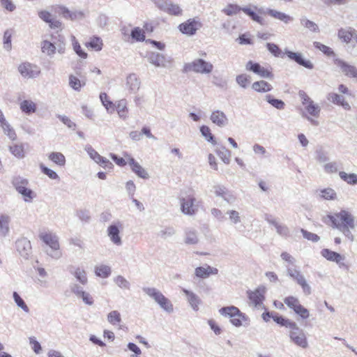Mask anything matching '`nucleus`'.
I'll return each mask as SVG.
<instances>
[{"label": "nucleus", "mask_w": 357, "mask_h": 357, "mask_svg": "<svg viewBox=\"0 0 357 357\" xmlns=\"http://www.w3.org/2000/svg\"><path fill=\"white\" fill-rule=\"evenodd\" d=\"M210 120L213 123L220 128H224L228 125L229 120L226 114L221 110H214L211 112Z\"/></svg>", "instance_id": "obj_20"}, {"label": "nucleus", "mask_w": 357, "mask_h": 357, "mask_svg": "<svg viewBox=\"0 0 357 357\" xmlns=\"http://www.w3.org/2000/svg\"><path fill=\"white\" fill-rule=\"evenodd\" d=\"M11 183L25 202L30 203L36 197V194L30 188V183L27 178L17 176L13 178Z\"/></svg>", "instance_id": "obj_3"}, {"label": "nucleus", "mask_w": 357, "mask_h": 357, "mask_svg": "<svg viewBox=\"0 0 357 357\" xmlns=\"http://www.w3.org/2000/svg\"><path fill=\"white\" fill-rule=\"evenodd\" d=\"M72 45L73 47V50L75 53L81 58L86 59L87 57V54L82 50L79 42L77 40L75 36L71 37Z\"/></svg>", "instance_id": "obj_56"}, {"label": "nucleus", "mask_w": 357, "mask_h": 357, "mask_svg": "<svg viewBox=\"0 0 357 357\" xmlns=\"http://www.w3.org/2000/svg\"><path fill=\"white\" fill-rule=\"evenodd\" d=\"M264 13V14H268L273 18L279 20L285 24H289L294 20L293 17L276 10L268 8Z\"/></svg>", "instance_id": "obj_26"}, {"label": "nucleus", "mask_w": 357, "mask_h": 357, "mask_svg": "<svg viewBox=\"0 0 357 357\" xmlns=\"http://www.w3.org/2000/svg\"><path fill=\"white\" fill-rule=\"evenodd\" d=\"M265 100L267 101L271 106L278 109H283L285 107L284 101L280 99L275 98L272 95L267 94L264 98Z\"/></svg>", "instance_id": "obj_39"}, {"label": "nucleus", "mask_w": 357, "mask_h": 357, "mask_svg": "<svg viewBox=\"0 0 357 357\" xmlns=\"http://www.w3.org/2000/svg\"><path fill=\"white\" fill-rule=\"evenodd\" d=\"M221 315L230 318V322L236 327L242 326L243 321H247L248 317L235 306L223 307L219 310Z\"/></svg>", "instance_id": "obj_7"}, {"label": "nucleus", "mask_w": 357, "mask_h": 357, "mask_svg": "<svg viewBox=\"0 0 357 357\" xmlns=\"http://www.w3.org/2000/svg\"><path fill=\"white\" fill-rule=\"evenodd\" d=\"M86 46L95 51H100L102 48V40L100 37L93 36L86 43Z\"/></svg>", "instance_id": "obj_37"}, {"label": "nucleus", "mask_w": 357, "mask_h": 357, "mask_svg": "<svg viewBox=\"0 0 357 357\" xmlns=\"http://www.w3.org/2000/svg\"><path fill=\"white\" fill-rule=\"evenodd\" d=\"M287 273L290 278L294 280L297 284L301 287L305 295H310L311 294V287L300 271L296 268H287Z\"/></svg>", "instance_id": "obj_9"}, {"label": "nucleus", "mask_w": 357, "mask_h": 357, "mask_svg": "<svg viewBox=\"0 0 357 357\" xmlns=\"http://www.w3.org/2000/svg\"><path fill=\"white\" fill-rule=\"evenodd\" d=\"M298 96L303 106L301 116L309 121L311 125L318 126L319 122L317 121V119L321 113L320 105L312 100L303 91H300Z\"/></svg>", "instance_id": "obj_2"}, {"label": "nucleus", "mask_w": 357, "mask_h": 357, "mask_svg": "<svg viewBox=\"0 0 357 357\" xmlns=\"http://www.w3.org/2000/svg\"><path fill=\"white\" fill-rule=\"evenodd\" d=\"M300 21L301 25L307 29L309 31L315 33L319 32V26L315 22L307 20L305 17H301Z\"/></svg>", "instance_id": "obj_48"}, {"label": "nucleus", "mask_w": 357, "mask_h": 357, "mask_svg": "<svg viewBox=\"0 0 357 357\" xmlns=\"http://www.w3.org/2000/svg\"><path fill=\"white\" fill-rule=\"evenodd\" d=\"M69 273L73 275L77 282L82 285L88 283V278L86 271L80 267L70 266L68 268Z\"/></svg>", "instance_id": "obj_23"}, {"label": "nucleus", "mask_w": 357, "mask_h": 357, "mask_svg": "<svg viewBox=\"0 0 357 357\" xmlns=\"http://www.w3.org/2000/svg\"><path fill=\"white\" fill-rule=\"evenodd\" d=\"M148 61L157 67L166 68L169 61L165 56L158 52H151L148 56Z\"/></svg>", "instance_id": "obj_24"}, {"label": "nucleus", "mask_w": 357, "mask_h": 357, "mask_svg": "<svg viewBox=\"0 0 357 357\" xmlns=\"http://www.w3.org/2000/svg\"><path fill=\"white\" fill-rule=\"evenodd\" d=\"M340 177L347 183L351 185L357 184V175L356 174H347L344 172L339 173Z\"/></svg>", "instance_id": "obj_55"}, {"label": "nucleus", "mask_w": 357, "mask_h": 357, "mask_svg": "<svg viewBox=\"0 0 357 357\" xmlns=\"http://www.w3.org/2000/svg\"><path fill=\"white\" fill-rule=\"evenodd\" d=\"M130 36L136 41H144L145 39L144 32L139 27L134 28L131 31Z\"/></svg>", "instance_id": "obj_59"}, {"label": "nucleus", "mask_w": 357, "mask_h": 357, "mask_svg": "<svg viewBox=\"0 0 357 357\" xmlns=\"http://www.w3.org/2000/svg\"><path fill=\"white\" fill-rule=\"evenodd\" d=\"M252 89L259 93H266L271 91L273 86L268 82L261 80L255 82L252 84Z\"/></svg>", "instance_id": "obj_33"}, {"label": "nucleus", "mask_w": 357, "mask_h": 357, "mask_svg": "<svg viewBox=\"0 0 357 357\" xmlns=\"http://www.w3.org/2000/svg\"><path fill=\"white\" fill-rule=\"evenodd\" d=\"M18 72L25 79H33L40 74L39 68L29 62H23L17 67Z\"/></svg>", "instance_id": "obj_11"}, {"label": "nucleus", "mask_w": 357, "mask_h": 357, "mask_svg": "<svg viewBox=\"0 0 357 357\" xmlns=\"http://www.w3.org/2000/svg\"><path fill=\"white\" fill-rule=\"evenodd\" d=\"M97 164H99L101 167L109 170L113 167V164L107 158H93Z\"/></svg>", "instance_id": "obj_64"}, {"label": "nucleus", "mask_w": 357, "mask_h": 357, "mask_svg": "<svg viewBox=\"0 0 357 357\" xmlns=\"http://www.w3.org/2000/svg\"><path fill=\"white\" fill-rule=\"evenodd\" d=\"M284 303L291 310L297 308L301 303L299 300L294 296H287L284 299Z\"/></svg>", "instance_id": "obj_62"}, {"label": "nucleus", "mask_w": 357, "mask_h": 357, "mask_svg": "<svg viewBox=\"0 0 357 357\" xmlns=\"http://www.w3.org/2000/svg\"><path fill=\"white\" fill-rule=\"evenodd\" d=\"M196 201V198L192 195H188L185 197L181 198L180 204L181 212L190 216L194 215L198 211Z\"/></svg>", "instance_id": "obj_10"}, {"label": "nucleus", "mask_w": 357, "mask_h": 357, "mask_svg": "<svg viewBox=\"0 0 357 357\" xmlns=\"http://www.w3.org/2000/svg\"><path fill=\"white\" fill-rule=\"evenodd\" d=\"M182 291L187 296V300L190 307L195 311H197L199 310V305L202 303V301L199 297L194 292L186 289H183Z\"/></svg>", "instance_id": "obj_28"}, {"label": "nucleus", "mask_w": 357, "mask_h": 357, "mask_svg": "<svg viewBox=\"0 0 357 357\" xmlns=\"http://www.w3.org/2000/svg\"><path fill=\"white\" fill-rule=\"evenodd\" d=\"M165 12L172 15H180L182 14V9L178 4L174 3L170 1Z\"/></svg>", "instance_id": "obj_54"}, {"label": "nucleus", "mask_w": 357, "mask_h": 357, "mask_svg": "<svg viewBox=\"0 0 357 357\" xmlns=\"http://www.w3.org/2000/svg\"><path fill=\"white\" fill-rule=\"evenodd\" d=\"M115 284L122 289L129 290L130 289V282L122 275H117L114 279Z\"/></svg>", "instance_id": "obj_53"}, {"label": "nucleus", "mask_w": 357, "mask_h": 357, "mask_svg": "<svg viewBox=\"0 0 357 357\" xmlns=\"http://www.w3.org/2000/svg\"><path fill=\"white\" fill-rule=\"evenodd\" d=\"M323 220L327 225L331 224L333 228L340 230L351 241H354V237L351 229L355 227L354 218L349 212L342 210L334 215H327Z\"/></svg>", "instance_id": "obj_1"}, {"label": "nucleus", "mask_w": 357, "mask_h": 357, "mask_svg": "<svg viewBox=\"0 0 357 357\" xmlns=\"http://www.w3.org/2000/svg\"><path fill=\"white\" fill-rule=\"evenodd\" d=\"M222 11L228 16H232L242 11V7L237 4L229 3Z\"/></svg>", "instance_id": "obj_47"}, {"label": "nucleus", "mask_w": 357, "mask_h": 357, "mask_svg": "<svg viewBox=\"0 0 357 357\" xmlns=\"http://www.w3.org/2000/svg\"><path fill=\"white\" fill-rule=\"evenodd\" d=\"M107 321L113 326H119L121 322V314L117 310H112L107 317Z\"/></svg>", "instance_id": "obj_45"}, {"label": "nucleus", "mask_w": 357, "mask_h": 357, "mask_svg": "<svg viewBox=\"0 0 357 357\" xmlns=\"http://www.w3.org/2000/svg\"><path fill=\"white\" fill-rule=\"evenodd\" d=\"M0 126L2 128L3 133L6 135L10 139L14 141L17 139V135L15 130L7 121L1 123Z\"/></svg>", "instance_id": "obj_41"}, {"label": "nucleus", "mask_w": 357, "mask_h": 357, "mask_svg": "<svg viewBox=\"0 0 357 357\" xmlns=\"http://www.w3.org/2000/svg\"><path fill=\"white\" fill-rule=\"evenodd\" d=\"M85 83L73 75L69 76V86L75 91H79Z\"/></svg>", "instance_id": "obj_52"}, {"label": "nucleus", "mask_w": 357, "mask_h": 357, "mask_svg": "<svg viewBox=\"0 0 357 357\" xmlns=\"http://www.w3.org/2000/svg\"><path fill=\"white\" fill-rule=\"evenodd\" d=\"M121 227L122 225L118 222L117 223H114L109 225L107 229V236H109V240L117 246H121L122 245V239L120 236V227Z\"/></svg>", "instance_id": "obj_15"}, {"label": "nucleus", "mask_w": 357, "mask_h": 357, "mask_svg": "<svg viewBox=\"0 0 357 357\" xmlns=\"http://www.w3.org/2000/svg\"><path fill=\"white\" fill-rule=\"evenodd\" d=\"M112 273L111 268L107 265H100L98 266H96L95 268V273L98 277L102 278H108Z\"/></svg>", "instance_id": "obj_43"}, {"label": "nucleus", "mask_w": 357, "mask_h": 357, "mask_svg": "<svg viewBox=\"0 0 357 357\" xmlns=\"http://www.w3.org/2000/svg\"><path fill=\"white\" fill-rule=\"evenodd\" d=\"M273 319L278 324L281 326H284L289 328L295 321H291L289 319L284 318V317L279 315L278 313H275V316L273 317Z\"/></svg>", "instance_id": "obj_49"}, {"label": "nucleus", "mask_w": 357, "mask_h": 357, "mask_svg": "<svg viewBox=\"0 0 357 357\" xmlns=\"http://www.w3.org/2000/svg\"><path fill=\"white\" fill-rule=\"evenodd\" d=\"M256 10L261 14H264V12H265L262 8H258V7L255 5H250L248 6L242 7V11L245 14L249 16L253 21L262 25L264 24V20L256 13Z\"/></svg>", "instance_id": "obj_17"}, {"label": "nucleus", "mask_w": 357, "mask_h": 357, "mask_svg": "<svg viewBox=\"0 0 357 357\" xmlns=\"http://www.w3.org/2000/svg\"><path fill=\"white\" fill-rule=\"evenodd\" d=\"M12 31L7 29L5 31L3 37V47L5 50L10 52L12 50Z\"/></svg>", "instance_id": "obj_50"}, {"label": "nucleus", "mask_w": 357, "mask_h": 357, "mask_svg": "<svg viewBox=\"0 0 357 357\" xmlns=\"http://www.w3.org/2000/svg\"><path fill=\"white\" fill-rule=\"evenodd\" d=\"M100 99L108 113L112 114L114 112L116 105L108 99V96L106 93H101L100 94Z\"/></svg>", "instance_id": "obj_42"}, {"label": "nucleus", "mask_w": 357, "mask_h": 357, "mask_svg": "<svg viewBox=\"0 0 357 357\" xmlns=\"http://www.w3.org/2000/svg\"><path fill=\"white\" fill-rule=\"evenodd\" d=\"M41 50L44 54L52 57L56 53V47L53 43L45 40L41 43Z\"/></svg>", "instance_id": "obj_35"}, {"label": "nucleus", "mask_w": 357, "mask_h": 357, "mask_svg": "<svg viewBox=\"0 0 357 357\" xmlns=\"http://www.w3.org/2000/svg\"><path fill=\"white\" fill-rule=\"evenodd\" d=\"M15 248L20 255L25 259H27L31 254V242L27 238H18L15 242Z\"/></svg>", "instance_id": "obj_14"}, {"label": "nucleus", "mask_w": 357, "mask_h": 357, "mask_svg": "<svg viewBox=\"0 0 357 357\" xmlns=\"http://www.w3.org/2000/svg\"><path fill=\"white\" fill-rule=\"evenodd\" d=\"M13 297L15 303L19 307H20L24 312L26 313L29 312V308L17 292L14 291L13 294Z\"/></svg>", "instance_id": "obj_57"}, {"label": "nucleus", "mask_w": 357, "mask_h": 357, "mask_svg": "<svg viewBox=\"0 0 357 357\" xmlns=\"http://www.w3.org/2000/svg\"><path fill=\"white\" fill-rule=\"evenodd\" d=\"M185 243L189 245H195L198 243L197 231L194 229H186L185 231Z\"/></svg>", "instance_id": "obj_44"}, {"label": "nucleus", "mask_w": 357, "mask_h": 357, "mask_svg": "<svg viewBox=\"0 0 357 357\" xmlns=\"http://www.w3.org/2000/svg\"><path fill=\"white\" fill-rule=\"evenodd\" d=\"M129 164L131 167L132 170L140 178H148L149 174L146 171L134 160V158H129Z\"/></svg>", "instance_id": "obj_31"}, {"label": "nucleus", "mask_w": 357, "mask_h": 357, "mask_svg": "<svg viewBox=\"0 0 357 357\" xmlns=\"http://www.w3.org/2000/svg\"><path fill=\"white\" fill-rule=\"evenodd\" d=\"M77 217L84 222H89L91 220L90 212L86 209H79L76 211Z\"/></svg>", "instance_id": "obj_63"}, {"label": "nucleus", "mask_w": 357, "mask_h": 357, "mask_svg": "<svg viewBox=\"0 0 357 357\" xmlns=\"http://www.w3.org/2000/svg\"><path fill=\"white\" fill-rule=\"evenodd\" d=\"M11 218L8 214L0 215V236L6 237L10 233V223Z\"/></svg>", "instance_id": "obj_25"}, {"label": "nucleus", "mask_w": 357, "mask_h": 357, "mask_svg": "<svg viewBox=\"0 0 357 357\" xmlns=\"http://www.w3.org/2000/svg\"><path fill=\"white\" fill-rule=\"evenodd\" d=\"M40 240H42L49 249L46 250L47 254L54 259H59L62 257V252L60 250L59 238L52 233L41 232L39 234Z\"/></svg>", "instance_id": "obj_4"}, {"label": "nucleus", "mask_w": 357, "mask_h": 357, "mask_svg": "<svg viewBox=\"0 0 357 357\" xmlns=\"http://www.w3.org/2000/svg\"><path fill=\"white\" fill-rule=\"evenodd\" d=\"M27 144H15L10 146V151L14 156H24L25 148H28Z\"/></svg>", "instance_id": "obj_40"}, {"label": "nucleus", "mask_w": 357, "mask_h": 357, "mask_svg": "<svg viewBox=\"0 0 357 357\" xmlns=\"http://www.w3.org/2000/svg\"><path fill=\"white\" fill-rule=\"evenodd\" d=\"M176 234V229L172 227H165L162 228L158 234V235L162 238L166 239L167 238L172 237Z\"/></svg>", "instance_id": "obj_58"}, {"label": "nucleus", "mask_w": 357, "mask_h": 357, "mask_svg": "<svg viewBox=\"0 0 357 357\" xmlns=\"http://www.w3.org/2000/svg\"><path fill=\"white\" fill-rule=\"evenodd\" d=\"M202 24L197 18H191L181 24L178 26L180 31L188 36H193Z\"/></svg>", "instance_id": "obj_12"}, {"label": "nucleus", "mask_w": 357, "mask_h": 357, "mask_svg": "<svg viewBox=\"0 0 357 357\" xmlns=\"http://www.w3.org/2000/svg\"><path fill=\"white\" fill-rule=\"evenodd\" d=\"M248 298L255 307L260 306L264 299V291L260 289L248 291Z\"/></svg>", "instance_id": "obj_30"}, {"label": "nucleus", "mask_w": 357, "mask_h": 357, "mask_svg": "<svg viewBox=\"0 0 357 357\" xmlns=\"http://www.w3.org/2000/svg\"><path fill=\"white\" fill-rule=\"evenodd\" d=\"M226 214L229 215V220L231 224L236 225L241 221L240 213L236 210H228Z\"/></svg>", "instance_id": "obj_60"}, {"label": "nucleus", "mask_w": 357, "mask_h": 357, "mask_svg": "<svg viewBox=\"0 0 357 357\" xmlns=\"http://www.w3.org/2000/svg\"><path fill=\"white\" fill-rule=\"evenodd\" d=\"M20 109L22 112L30 114L36 111V105L31 100H24L20 103Z\"/></svg>", "instance_id": "obj_34"}, {"label": "nucleus", "mask_w": 357, "mask_h": 357, "mask_svg": "<svg viewBox=\"0 0 357 357\" xmlns=\"http://www.w3.org/2000/svg\"><path fill=\"white\" fill-rule=\"evenodd\" d=\"M327 99L333 104L342 106L345 110L351 109L350 105L344 100V96L335 93H329L327 95Z\"/></svg>", "instance_id": "obj_29"}, {"label": "nucleus", "mask_w": 357, "mask_h": 357, "mask_svg": "<svg viewBox=\"0 0 357 357\" xmlns=\"http://www.w3.org/2000/svg\"><path fill=\"white\" fill-rule=\"evenodd\" d=\"M115 109L121 119L123 120L127 119L128 109L127 107V100L126 99L119 100L115 105Z\"/></svg>", "instance_id": "obj_32"}, {"label": "nucleus", "mask_w": 357, "mask_h": 357, "mask_svg": "<svg viewBox=\"0 0 357 357\" xmlns=\"http://www.w3.org/2000/svg\"><path fill=\"white\" fill-rule=\"evenodd\" d=\"M200 132L202 133V135L205 138V139L211 143L212 144H215L216 141L215 139V137L213 135L211 132V129L207 126H202L200 127Z\"/></svg>", "instance_id": "obj_46"}, {"label": "nucleus", "mask_w": 357, "mask_h": 357, "mask_svg": "<svg viewBox=\"0 0 357 357\" xmlns=\"http://www.w3.org/2000/svg\"><path fill=\"white\" fill-rule=\"evenodd\" d=\"M313 44H314V47L319 50L321 52H322L324 54H326L327 56H333L335 54L333 50L331 47H329L319 42H314Z\"/></svg>", "instance_id": "obj_61"}, {"label": "nucleus", "mask_w": 357, "mask_h": 357, "mask_svg": "<svg viewBox=\"0 0 357 357\" xmlns=\"http://www.w3.org/2000/svg\"><path fill=\"white\" fill-rule=\"evenodd\" d=\"M334 63L339 67L341 71L349 77L357 78V68L340 59H334Z\"/></svg>", "instance_id": "obj_18"}, {"label": "nucleus", "mask_w": 357, "mask_h": 357, "mask_svg": "<svg viewBox=\"0 0 357 357\" xmlns=\"http://www.w3.org/2000/svg\"><path fill=\"white\" fill-rule=\"evenodd\" d=\"M140 81L135 73L128 75L126 77V86L130 93H136L140 88Z\"/></svg>", "instance_id": "obj_27"}, {"label": "nucleus", "mask_w": 357, "mask_h": 357, "mask_svg": "<svg viewBox=\"0 0 357 357\" xmlns=\"http://www.w3.org/2000/svg\"><path fill=\"white\" fill-rule=\"evenodd\" d=\"M211 192H213L216 197H221L229 204H233L236 200L235 196L223 185H214Z\"/></svg>", "instance_id": "obj_16"}, {"label": "nucleus", "mask_w": 357, "mask_h": 357, "mask_svg": "<svg viewBox=\"0 0 357 357\" xmlns=\"http://www.w3.org/2000/svg\"><path fill=\"white\" fill-rule=\"evenodd\" d=\"M356 33L357 30L353 27L340 28L337 31V37L342 43L348 44L352 38L355 40Z\"/></svg>", "instance_id": "obj_21"}, {"label": "nucleus", "mask_w": 357, "mask_h": 357, "mask_svg": "<svg viewBox=\"0 0 357 357\" xmlns=\"http://www.w3.org/2000/svg\"><path fill=\"white\" fill-rule=\"evenodd\" d=\"M62 15L63 17L71 20H81L84 16V13L81 10L70 11L65 8L62 10Z\"/></svg>", "instance_id": "obj_36"}, {"label": "nucleus", "mask_w": 357, "mask_h": 357, "mask_svg": "<svg viewBox=\"0 0 357 357\" xmlns=\"http://www.w3.org/2000/svg\"><path fill=\"white\" fill-rule=\"evenodd\" d=\"M142 290L146 295L153 298L163 310L167 313L173 312V304L158 289L154 287H144Z\"/></svg>", "instance_id": "obj_6"}, {"label": "nucleus", "mask_w": 357, "mask_h": 357, "mask_svg": "<svg viewBox=\"0 0 357 357\" xmlns=\"http://www.w3.org/2000/svg\"><path fill=\"white\" fill-rule=\"evenodd\" d=\"M317 195L324 199H334L336 197L335 190L332 188H324L321 190H317L315 191Z\"/></svg>", "instance_id": "obj_38"}, {"label": "nucleus", "mask_w": 357, "mask_h": 357, "mask_svg": "<svg viewBox=\"0 0 357 357\" xmlns=\"http://www.w3.org/2000/svg\"><path fill=\"white\" fill-rule=\"evenodd\" d=\"M321 253L327 260L336 262L340 268L345 267L347 269L348 268V266L342 261L344 257L340 254L326 248L323 249Z\"/></svg>", "instance_id": "obj_19"}, {"label": "nucleus", "mask_w": 357, "mask_h": 357, "mask_svg": "<svg viewBox=\"0 0 357 357\" xmlns=\"http://www.w3.org/2000/svg\"><path fill=\"white\" fill-rule=\"evenodd\" d=\"M289 337L292 342L303 349L308 347L306 335L303 329L294 322L289 328Z\"/></svg>", "instance_id": "obj_8"}, {"label": "nucleus", "mask_w": 357, "mask_h": 357, "mask_svg": "<svg viewBox=\"0 0 357 357\" xmlns=\"http://www.w3.org/2000/svg\"><path fill=\"white\" fill-rule=\"evenodd\" d=\"M236 82L243 89H247L250 84V77L247 74H241L236 77Z\"/></svg>", "instance_id": "obj_51"}, {"label": "nucleus", "mask_w": 357, "mask_h": 357, "mask_svg": "<svg viewBox=\"0 0 357 357\" xmlns=\"http://www.w3.org/2000/svg\"><path fill=\"white\" fill-rule=\"evenodd\" d=\"M214 66L212 63L203 59H195L192 61L186 63L183 66V72H194L198 74L208 75L213 70Z\"/></svg>", "instance_id": "obj_5"}, {"label": "nucleus", "mask_w": 357, "mask_h": 357, "mask_svg": "<svg viewBox=\"0 0 357 357\" xmlns=\"http://www.w3.org/2000/svg\"><path fill=\"white\" fill-rule=\"evenodd\" d=\"M245 70L255 73L262 78H272V72L266 68L261 66L259 63L249 61L245 64Z\"/></svg>", "instance_id": "obj_13"}, {"label": "nucleus", "mask_w": 357, "mask_h": 357, "mask_svg": "<svg viewBox=\"0 0 357 357\" xmlns=\"http://www.w3.org/2000/svg\"><path fill=\"white\" fill-rule=\"evenodd\" d=\"M285 54L291 60L294 61L298 64L304 66L306 68L312 69L314 67L312 62L309 60L305 59L301 53L286 50Z\"/></svg>", "instance_id": "obj_22"}]
</instances>
